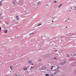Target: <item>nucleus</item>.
<instances>
[{"instance_id":"1","label":"nucleus","mask_w":76,"mask_h":76,"mask_svg":"<svg viewBox=\"0 0 76 76\" xmlns=\"http://www.w3.org/2000/svg\"><path fill=\"white\" fill-rule=\"evenodd\" d=\"M12 3L13 4H14V5H15L16 4V1H12Z\"/></svg>"},{"instance_id":"2","label":"nucleus","mask_w":76,"mask_h":76,"mask_svg":"<svg viewBox=\"0 0 76 76\" xmlns=\"http://www.w3.org/2000/svg\"><path fill=\"white\" fill-rule=\"evenodd\" d=\"M27 69H28V67L25 66L23 70H27Z\"/></svg>"},{"instance_id":"3","label":"nucleus","mask_w":76,"mask_h":76,"mask_svg":"<svg viewBox=\"0 0 76 76\" xmlns=\"http://www.w3.org/2000/svg\"><path fill=\"white\" fill-rule=\"evenodd\" d=\"M46 69V67L45 66H43L42 67V70H45Z\"/></svg>"},{"instance_id":"4","label":"nucleus","mask_w":76,"mask_h":76,"mask_svg":"<svg viewBox=\"0 0 76 76\" xmlns=\"http://www.w3.org/2000/svg\"><path fill=\"white\" fill-rule=\"evenodd\" d=\"M3 0H2L1 1H0V5L1 6L2 5V2H3Z\"/></svg>"},{"instance_id":"5","label":"nucleus","mask_w":76,"mask_h":76,"mask_svg":"<svg viewBox=\"0 0 76 76\" xmlns=\"http://www.w3.org/2000/svg\"><path fill=\"white\" fill-rule=\"evenodd\" d=\"M32 61H28V63H29V64H31V63H32Z\"/></svg>"},{"instance_id":"6","label":"nucleus","mask_w":76,"mask_h":76,"mask_svg":"<svg viewBox=\"0 0 76 76\" xmlns=\"http://www.w3.org/2000/svg\"><path fill=\"white\" fill-rule=\"evenodd\" d=\"M17 19H19V18L18 16H16Z\"/></svg>"},{"instance_id":"7","label":"nucleus","mask_w":76,"mask_h":76,"mask_svg":"<svg viewBox=\"0 0 76 76\" xmlns=\"http://www.w3.org/2000/svg\"><path fill=\"white\" fill-rule=\"evenodd\" d=\"M4 31L6 33H7V30H4Z\"/></svg>"},{"instance_id":"8","label":"nucleus","mask_w":76,"mask_h":76,"mask_svg":"<svg viewBox=\"0 0 76 76\" xmlns=\"http://www.w3.org/2000/svg\"><path fill=\"white\" fill-rule=\"evenodd\" d=\"M66 63V62L65 61L63 63H62L61 64H62V65H63V64H64Z\"/></svg>"},{"instance_id":"9","label":"nucleus","mask_w":76,"mask_h":76,"mask_svg":"<svg viewBox=\"0 0 76 76\" xmlns=\"http://www.w3.org/2000/svg\"><path fill=\"white\" fill-rule=\"evenodd\" d=\"M37 4L38 5H40L41 4V2H38L37 3Z\"/></svg>"},{"instance_id":"10","label":"nucleus","mask_w":76,"mask_h":76,"mask_svg":"<svg viewBox=\"0 0 76 76\" xmlns=\"http://www.w3.org/2000/svg\"><path fill=\"white\" fill-rule=\"evenodd\" d=\"M45 76H49V74H46L45 75Z\"/></svg>"},{"instance_id":"11","label":"nucleus","mask_w":76,"mask_h":76,"mask_svg":"<svg viewBox=\"0 0 76 76\" xmlns=\"http://www.w3.org/2000/svg\"><path fill=\"white\" fill-rule=\"evenodd\" d=\"M62 5V4H61L58 7L59 8L60 7H61Z\"/></svg>"},{"instance_id":"12","label":"nucleus","mask_w":76,"mask_h":76,"mask_svg":"<svg viewBox=\"0 0 76 76\" xmlns=\"http://www.w3.org/2000/svg\"><path fill=\"white\" fill-rule=\"evenodd\" d=\"M34 32H33L32 33H31L30 34H29V35H32V34H34Z\"/></svg>"},{"instance_id":"13","label":"nucleus","mask_w":76,"mask_h":76,"mask_svg":"<svg viewBox=\"0 0 76 76\" xmlns=\"http://www.w3.org/2000/svg\"><path fill=\"white\" fill-rule=\"evenodd\" d=\"M57 1H54L53 3H56V2H57Z\"/></svg>"},{"instance_id":"14","label":"nucleus","mask_w":76,"mask_h":76,"mask_svg":"<svg viewBox=\"0 0 76 76\" xmlns=\"http://www.w3.org/2000/svg\"><path fill=\"white\" fill-rule=\"evenodd\" d=\"M56 73H57V71H56V72H55V73H54V75H56Z\"/></svg>"},{"instance_id":"15","label":"nucleus","mask_w":76,"mask_h":76,"mask_svg":"<svg viewBox=\"0 0 76 76\" xmlns=\"http://www.w3.org/2000/svg\"><path fill=\"white\" fill-rule=\"evenodd\" d=\"M42 25V24L41 23H40L38 25V26H40V25Z\"/></svg>"},{"instance_id":"16","label":"nucleus","mask_w":76,"mask_h":76,"mask_svg":"<svg viewBox=\"0 0 76 76\" xmlns=\"http://www.w3.org/2000/svg\"><path fill=\"white\" fill-rule=\"evenodd\" d=\"M61 68L60 67H59V66H58V69H60Z\"/></svg>"},{"instance_id":"17","label":"nucleus","mask_w":76,"mask_h":76,"mask_svg":"<svg viewBox=\"0 0 76 76\" xmlns=\"http://www.w3.org/2000/svg\"><path fill=\"white\" fill-rule=\"evenodd\" d=\"M1 28L0 27V32H1Z\"/></svg>"},{"instance_id":"18","label":"nucleus","mask_w":76,"mask_h":76,"mask_svg":"<svg viewBox=\"0 0 76 76\" xmlns=\"http://www.w3.org/2000/svg\"><path fill=\"white\" fill-rule=\"evenodd\" d=\"M12 66H11V67H10V68L11 69H12Z\"/></svg>"},{"instance_id":"19","label":"nucleus","mask_w":76,"mask_h":76,"mask_svg":"<svg viewBox=\"0 0 76 76\" xmlns=\"http://www.w3.org/2000/svg\"><path fill=\"white\" fill-rule=\"evenodd\" d=\"M53 66H52V67L51 68V69H53Z\"/></svg>"},{"instance_id":"20","label":"nucleus","mask_w":76,"mask_h":76,"mask_svg":"<svg viewBox=\"0 0 76 76\" xmlns=\"http://www.w3.org/2000/svg\"><path fill=\"white\" fill-rule=\"evenodd\" d=\"M52 18H53L52 19H55V18L54 17H52Z\"/></svg>"},{"instance_id":"21","label":"nucleus","mask_w":76,"mask_h":76,"mask_svg":"<svg viewBox=\"0 0 76 76\" xmlns=\"http://www.w3.org/2000/svg\"><path fill=\"white\" fill-rule=\"evenodd\" d=\"M54 59H57V58H54Z\"/></svg>"},{"instance_id":"22","label":"nucleus","mask_w":76,"mask_h":76,"mask_svg":"<svg viewBox=\"0 0 76 76\" xmlns=\"http://www.w3.org/2000/svg\"><path fill=\"white\" fill-rule=\"evenodd\" d=\"M31 69H33V67L32 66L31 67Z\"/></svg>"},{"instance_id":"23","label":"nucleus","mask_w":76,"mask_h":76,"mask_svg":"<svg viewBox=\"0 0 76 76\" xmlns=\"http://www.w3.org/2000/svg\"><path fill=\"white\" fill-rule=\"evenodd\" d=\"M56 70H57V69H55V71H56Z\"/></svg>"},{"instance_id":"24","label":"nucleus","mask_w":76,"mask_h":76,"mask_svg":"<svg viewBox=\"0 0 76 76\" xmlns=\"http://www.w3.org/2000/svg\"><path fill=\"white\" fill-rule=\"evenodd\" d=\"M1 14H0V16H1Z\"/></svg>"},{"instance_id":"25","label":"nucleus","mask_w":76,"mask_h":76,"mask_svg":"<svg viewBox=\"0 0 76 76\" xmlns=\"http://www.w3.org/2000/svg\"><path fill=\"white\" fill-rule=\"evenodd\" d=\"M33 64H34V63H32V64H31V65H33Z\"/></svg>"},{"instance_id":"26","label":"nucleus","mask_w":76,"mask_h":76,"mask_svg":"<svg viewBox=\"0 0 76 76\" xmlns=\"http://www.w3.org/2000/svg\"><path fill=\"white\" fill-rule=\"evenodd\" d=\"M51 15H53V14H51Z\"/></svg>"},{"instance_id":"27","label":"nucleus","mask_w":76,"mask_h":76,"mask_svg":"<svg viewBox=\"0 0 76 76\" xmlns=\"http://www.w3.org/2000/svg\"><path fill=\"white\" fill-rule=\"evenodd\" d=\"M54 22V21H53H53H52V22Z\"/></svg>"},{"instance_id":"28","label":"nucleus","mask_w":76,"mask_h":76,"mask_svg":"<svg viewBox=\"0 0 76 76\" xmlns=\"http://www.w3.org/2000/svg\"><path fill=\"white\" fill-rule=\"evenodd\" d=\"M68 28V27H66V28Z\"/></svg>"},{"instance_id":"29","label":"nucleus","mask_w":76,"mask_h":76,"mask_svg":"<svg viewBox=\"0 0 76 76\" xmlns=\"http://www.w3.org/2000/svg\"><path fill=\"white\" fill-rule=\"evenodd\" d=\"M16 76H19L18 75H16Z\"/></svg>"},{"instance_id":"30","label":"nucleus","mask_w":76,"mask_h":76,"mask_svg":"<svg viewBox=\"0 0 76 76\" xmlns=\"http://www.w3.org/2000/svg\"><path fill=\"white\" fill-rule=\"evenodd\" d=\"M49 6V5H46V6Z\"/></svg>"},{"instance_id":"31","label":"nucleus","mask_w":76,"mask_h":76,"mask_svg":"<svg viewBox=\"0 0 76 76\" xmlns=\"http://www.w3.org/2000/svg\"><path fill=\"white\" fill-rule=\"evenodd\" d=\"M75 8H76V7H75Z\"/></svg>"},{"instance_id":"32","label":"nucleus","mask_w":76,"mask_h":76,"mask_svg":"<svg viewBox=\"0 0 76 76\" xmlns=\"http://www.w3.org/2000/svg\"><path fill=\"white\" fill-rule=\"evenodd\" d=\"M75 10H76V9H75Z\"/></svg>"},{"instance_id":"33","label":"nucleus","mask_w":76,"mask_h":76,"mask_svg":"<svg viewBox=\"0 0 76 76\" xmlns=\"http://www.w3.org/2000/svg\"><path fill=\"white\" fill-rule=\"evenodd\" d=\"M52 76H53V75H52Z\"/></svg>"},{"instance_id":"34","label":"nucleus","mask_w":76,"mask_h":76,"mask_svg":"<svg viewBox=\"0 0 76 76\" xmlns=\"http://www.w3.org/2000/svg\"><path fill=\"white\" fill-rule=\"evenodd\" d=\"M71 9H72V8H71Z\"/></svg>"},{"instance_id":"35","label":"nucleus","mask_w":76,"mask_h":76,"mask_svg":"<svg viewBox=\"0 0 76 76\" xmlns=\"http://www.w3.org/2000/svg\"><path fill=\"white\" fill-rule=\"evenodd\" d=\"M31 70V69H30V70Z\"/></svg>"},{"instance_id":"36","label":"nucleus","mask_w":76,"mask_h":76,"mask_svg":"<svg viewBox=\"0 0 76 76\" xmlns=\"http://www.w3.org/2000/svg\"><path fill=\"white\" fill-rule=\"evenodd\" d=\"M56 51H57V50H56Z\"/></svg>"},{"instance_id":"37","label":"nucleus","mask_w":76,"mask_h":76,"mask_svg":"<svg viewBox=\"0 0 76 76\" xmlns=\"http://www.w3.org/2000/svg\"><path fill=\"white\" fill-rule=\"evenodd\" d=\"M68 19H69V18H68Z\"/></svg>"},{"instance_id":"38","label":"nucleus","mask_w":76,"mask_h":76,"mask_svg":"<svg viewBox=\"0 0 76 76\" xmlns=\"http://www.w3.org/2000/svg\"><path fill=\"white\" fill-rule=\"evenodd\" d=\"M45 23H46V22H45Z\"/></svg>"}]
</instances>
